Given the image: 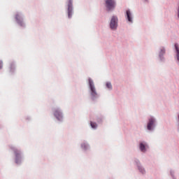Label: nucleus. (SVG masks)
Here are the masks:
<instances>
[{"instance_id":"1","label":"nucleus","mask_w":179,"mask_h":179,"mask_svg":"<svg viewBox=\"0 0 179 179\" xmlns=\"http://www.w3.org/2000/svg\"><path fill=\"white\" fill-rule=\"evenodd\" d=\"M13 153L15 154V164H20L22 162V153L17 149L13 148Z\"/></svg>"},{"instance_id":"2","label":"nucleus","mask_w":179,"mask_h":179,"mask_svg":"<svg viewBox=\"0 0 179 179\" xmlns=\"http://www.w3.org/2000/svg\"><path fill=\"white\" fill-rule=\"evenodd\" d=\"M89 87H90V90L92 91V96L93 97L96 96V90H95V87L94 86L93 80L89 78Z\"/></svg>"},{"instance_id":"3","label":"nucleus","mask_w":179,"mask_h":179,"mask_svg":"<svg viewBox=\"0 0 179 179\" xmlns=\"http://www.w3.org/2000/svg\"><path fill=\"white\" fill-rule=\"evenodd\" d=\"M106 7L110 10L115 8V2L114 0H106Z\"/></svg>"},{"instance_id":"4","label":"nucleus","mask_w":179,"mask_h":179,"mask_svg":"<svg viewBox=\"0 0 179 179\" xmlns=\"http://www.w3.org/2000/svg\"><path fill=\"white\" fill-rule=\"evenodd\" d=\"M117 22H118V18H117V17L113 16L112 17V19L110 20V29H115L117 28Z\"/></svg>"},{"instance_id":"5","label":"nucleus","mask_w":179,"mask_h":179,"mask_svg":"<svg viewBox=\"0 0 179 179\" xmlns=\"http://www.w3.org/2000/svg\"><path fill=\"white\" fill-rule=\"evenodd\" d=\"M67 14L69 16V18H71L72 15V0H69L67 2Z\"/></svg>"},{"instance_id":"6","label":"nucleus","mask_w":179,"mask_h":179,"mask_svg":"<svg viewBox=\"0 0 179 179\" xmlns=\"http://www.w3.org/2000/svg\"><path fill=\"white\" fill-rule=\"evenodd\" d=\"M54 116L55 117V118L57 119V120L62 121V113H60V111H59L58 110H55V111L54 112Z\"/></svg>"},{"instance_id":"7","label":"nucleus","mask_w":179,"mask_h":179,"mask_svg":"<svg viewBox=\"0 0 179 179\" xmlns=\"http://www.w3.org/2000/svg\"><path fill=\"white\" fill-rule=\"evenodd\" d=\"M155 120L153 118L149 119V122H148L147 129L149 131H152V127L154 125Z\"/></svg>"},{"instance_id":"8","label":"nucleus","mask_w":179,"mask_h":179,"mask_svg":"<svg viewBox=\"0 0 179 179\" xmlns=\"http://www.w3.org/2000/svg\"><path fill=\"white\" fill-rule=\"evenodd\" d=\"M126 18L127 19V21H129V22H132L130 10H126Z\"/></svg>"},{"instance_id":"9","label":"nucleus","mask_w":179,"mask_h":179,"mask_svg":"<svg viewBox=\"0 0 179 179\" xmlns=\"http://www.w3.org/2000/svg\"><path fill=\"white\" fill-rule=\"evenodd\" d=\"M15 64H10V66L8 67V71L10 73H13L15 72Z\"/></svg>"},{"instance_id":"10","label":"nucleus","mask_w":179,"mask_h":179,"mask_svg":"<svg viewBox=\"0 0 179 179\" xmlns=\"http://www.w3.org/2000/svg\"><path fill=\"white\" fill-rule=\"evenodd\" d=\"M139 149H141V151L145 152V145L143 143H141L139 144Z\"/></svg>"},{"instance_id":"11","label":"nucleus","mask_w":179,"mask_h":179,"mask_svg":"<svg viewBox=\"0 0 179 179\" xmlns=\"http://www.w3.org/2000/svg\"><path fill=\"white\" fill-rule=\"evenodd\" d=\"M15 20H17V22L20 24V26H23V23L20 20V15H15Z\"/></svg>"},{"instance_id":"12","label":"nucleus","mask_w":179,"mask_h":179,"mask_svg":"<svg viewBox=\"0 0 179 179\" xmlns=\"http://www.w3.org/2000/svg\"><path fill=\"white\" fill-rule=\"evenodd\" d=\"M106 87H107V88L109 90L112 89V85H110V83H106Z\"/></svg>"},{"instance_id":"13","label":"nucleus","mask_w":179,"mask_h":179,"mask_svg":"<svg viewBox=\"0 0 179 179\" xmlns=\"http://www.w3.org/2000/svg\"><path fill=\"white\" fill-rule=\"evenodd\" d=\"M90 126L92 127V129H96V123L90 122Z\"/></svg>"},{"instance_id":"14","label":"nucleus","mask_w":179,"mask_h":179,"mask_svg":"<svg viewBox=\"0 0 179 179\" xmlns=\"http://www.w3.org/2000/svg\"><path fill=\"white\" fill-rule=\"evenodd\" d=\"M138 170H139V171H141V173H144V169H143V168H142V167H141V166H138Z\"/></svg>"},{"instance_id":"15","label":"nucleus","mask_w":179,"mask_h":179,"mask_svg":"<svg viewBox=\"0 0 179 179\" xmlns=\"http://www.w3.org/2000/svg\"><path fill=\"white\" fill-rule=\"evenodd\" d=\"M1 68H3V62H0V69H1Z\"/></svg>"},{"instance_id":"16","label":"nucleus","mask_w":179,"mask_h":179,"mask_svg":"<svg viewBox=\"0 0 179 179\" xmlns=\"http://www.w3.org/2000/svg\"><path fill=\"white\" fill-rule=\"evenodd\" d=\"M161 53L164 54V49L161 50Z\"/></svg>"}]
</instances>
